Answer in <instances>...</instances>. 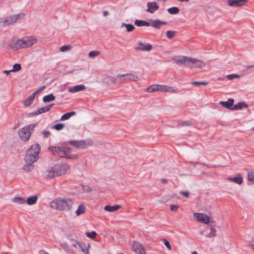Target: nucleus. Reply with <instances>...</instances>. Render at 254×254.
I'll return each instance as SVG.
<instances>
[{
  "mask_svg": "<svg viewBox=\"0 0 254 254\" xmlns=\"http://www.w3.org/2000/svg\"><path fill=\"white\" fill-rule=\"evenodd\" d=\"M38 198L36 195L29 197L26 200V202L29 205H33L36 203Z\"/></svg>",
  "mask_w": 254,
  "mask_h": 254,
  "instance_id": "a878e982",
  "label": "nucleus"
},
{
  "mask_svg": "<svg viewBox=\"0 0 254 254\" xmlns=\"http://www.w3.org/2000/svg\"><path fill=\"white\" fill-rule=\"evenodd\" d=\"M42 133L44 134V136L45 138L48 137L51 134L50 132L48 130H43L42 132Z\"/></svg>",
  "mask_w": 254,
  "mask_h": 254,
  "instance_id": "864d4df0",
  "label": "nucleus"
},
{
  "mask_svg": "<svg viewBox=\"0 0 254 254\" xmlns=\"http://www.w3.org/2000/svg\"><path fill=\"white\" fill-rule=\"evenodd\" d=\"M176 35V32L174 31H168L166 32V36L169 39L173 38Z\"/></svg>",
  "mask_w": 254,
  "mask_h": 254,
  "instance_id": "37998d69",
  "label": "nucleus"
},
{
  "mask_svg": "<svg viewBox=\"0 0 254 254\" xmlns=\"http://www.w3.org/2000/svg\"><path fill=\"white\" fill-rule=\"evenodd\" d=\"M41 149L39 144L32 145L27 150L25 157V161L27 164L32 165L38 158V155Z\"/></svg>",
  "mask_w": 254,
  "mask_h": 254,
  "instance_id": "7ed1b4c3",
  "label": "nucleus"
},
{
  "mask_svg": "<svg viewBox=\"0 0 254 254\" xmlns=\"http://www.w3.org/2000/svg\"><path fill=\"white\" fill-rule=\"evenodd\" d=\"M193 216L198 221L204 224H208L210 222V218L206 214L202 213H194Z\"/></svg>",
  "mask_w": 254,
  "mask_h": 254,
  "instance_id": "1a4fd4ad",
  "label": "nucleus"
},
{
  "mask_svg": "<svg viewBox=\"0 0 254 254\" xmlns=\"http://www.w3.org/2000/svg\"><path fill=\"white\" fill-rule=\"evenodd\" d=\"M132 250L138 254H146L144 248L138 242H133L131 245Z\"/></svg>",
  "mask_w": 254,
  "mask_h": 254,
  "instance_id": "ddd939ff",
  "label": "nucleus"
},
{
  "mask_svg": "<svg viewBox=\"0 0 254 254\" xmlns=\"http://www.w3.org/2000/svg\"><path fill=\"white\" fill-rule=\"evenodd\" d=\"M163 241L164 242V245L166 246L168 249L171 250L172 249V247L169 242L166 239H163Z\"/></svg>",
  "mask_w": 254,
  "mask_h": 254,
  "instance_id": "3c124183",
  "label": "nucleus"
},
{
  "mask_svg": "<svg viewBox=\"0 0 254 254\" xmlns=\"http://www.w3.org/2000/svg\"><path fill=\"white\" fill-rule=\"evenodd\" d=\"M173 60L177 64H181L190 65L191 58L186 56H176L173 58Z\"/></svg>",
  "mask_w": 254,
  "mask_h": 254,
  "instance_id": "9b49d317",
  "label": "nucleus"
},
{
  "mask_svg": "<svg viewBox=\"0 0 254 254\" xmlns=\"http://www.w3.org/2000/svg\"><path fill=\"white\" fill-rule=\"evenodd\" d=\"M100 53V52L99 51H92L89 52L88 55L91 58H94L96 56H98Z\"/></svg>",
  "mask_w": 254,
  "mask_h": 254,
  "instance_id": "c03bdc74",
  "label": "nucleus"
},
{
  "mask_svg": "<svg viewBox=\"0 0 254 254\" xmlns=\"http://www.w3.org/2000/svg\"><path fill=\"white\" fill-rule=\"evenodd\" d=\"M216 230L214 227H211L210 228V232L206 236L208 238H212L216 236Z\"/></svg>",
  "mask_w": 254,
  "mask_h": 254,
  "instance_id": "e433bc0d",
  "label": "nucleus"
},
{
  "mask_svg": "<svg viewBox=\"0 0 254 254\" xmlns=\"http://www.w3.org/2000/svg\"><path fill=\"white\" fill-rule=\"evenodd\" d=\"M90 247V244H88L87 247L85 245V248H88V251H89Z\"/></svg>",
  "mask_w": 254,
  "mask_h": 254,
  "instance_id": "0e129e2a",
  "label": "nucleus"
},
{
  "mask_svg": "<svg viewBox=\"0 0 254 254\" xmlns=\"http://www.w3.org/2000/svg\"><path fill=\"white\" fill-rule=\"evenodd\" d=\"M18 134L20 138L24 140H27L29 139L31 136V133L30 131L29 127H24L21 128L18 132Z\"/></svg>",
  "mask_w": 254,
  "mask_h": 254,
  "instance_id": "9d476101",
  "label": "nucleus"
},
{
  "mask_svg": "<svg viewBox=\"0 0 254 254\" xmlns=\"http://www.w3.org/2000/svg\"><path fill=\"white\" fill-rule=\"evenodd\" d=\"M247 107L248 105H247L245 102H239L232 107V110H241Z\"/></svg>",
  "mask_w": 254,
  "mask_h": 254,
  "instance_id": "bb28decb",
  "label": "nucleus"
},
{
  "mask_svg": "<svg viewBox=\"0 0 254 254\" xmlns=\"http://www.w3.org/2000/svg\"><path fill=\"white\" fill-rule=\"evenodd\" d=\"M161 182L163 184H167L168 183V180L166 179H162L161 180Z\"/></svg>",
  "mask_w": 254,
  "mask_h": 254,
  "instance_id": "4d7b16f0",
  "label": "nucleus"
},
{
  "mask_svg": "<svg viewBox=\"0 0 254 254\" xmlns=\"http://www.w3.org/2000/svg\"><path fill=\"white\" fill-rule=\"evenodd\" d=\"M69 144L79 149H84L92 144V141L91 139L80 140H70L68 141Z\"/></svg>",
  "mask_w": 254,
  "mask_h": 254,
  "instance_id": "423d86ee",
  "label": "nucleus"
},
{
  "mask_svg": "<svg viewBox=\"0 0 254 254\" xmlns=\"http://www.w3.org/2000/svg\"><path fill=\"white\" fill-rule=\"evenodd\" d=\"M248 178L250 182L254 184V172L249 171L248 172Z\"/></svg>",
  "mask_w": 254,
  "mask_h": 254,
  "instance_id": "58836bf2",
  "label": "nucleus"
},
{
  "mask_svg": "<svg viewBox=\"0 0 254 254\" xmlns=\"http://www.w3.org/2000/svg\"><path fill=\"white\" fill-rule=\"evenodd\" d=\"M103 13L104 16H107L109 14V12L107 10L104 11Z\"/></svg>",
  "mask_w": 254,
  "mask_h": 254,
  "instance_id": "680f3d73",
  "label": "nucleus"
},
{
  "mask_svg": "<svg viewBox=\"0 0 254 254\" xmlns=\"http://www.w3.org/2000/svg\"><path fill=\"white\" fill-rule=\"evenodd\" d=\"M54 105V104L49 105L45 106L44 107H42L39 108L36 110L35 112L29 113V117H34L35 116H37L39 114L46 113L48 112L51 109V107Z\"/></svg>",
  "mask_w": 254,
  "mask_h": 254,
  "instance_id": "f8f14e48",
  "label": "nucleus"
},
{
  "mask_svg": "<svg viewBox=\"0 0 254 254\" xmlns=\"http://www.w3.org/2000/svg\"><path fill=\"white\" fill-rule=\"evenodd\" d=\"M192 84L193 85H207L208 82L205 81H193Z\"/></svg>",
  "mask_w": 254,
  "mask_h": 254,
  "instance_id": "de8ad7c7",
  "label": "nucleus"
},
{
  "mask_svg": "<svg viewBox=\"0 0 254 254\" xmlns=\"http://www.w3.org/2000/svg\"><path fill=\"white\" fill-rule=\"evenodd\" d=\"M240 75L236 74H232L227 75L226 78L229 80H233L234 78H239Z\"/></svg>",
  "mask_w": 254,
  "mask_h": 254,
  "instance_id": "8fccbe9b",
  "label": "nucleus"
},
{
  "mask_svg": "<svg viewBox=\"0 0 254 254\" xmlns=\"http://www.w3.org/2000/svg\"><path fill=\"white\" fill-rule=\"evenodd\" d=\"M61 247L67 253H70V249L66 243H62L60 244Z\"/></svg>",
  "mask_w": 254,
  "mask_h": 254,
  "instance_id": "ea45409f",
  "label": "nucleus"
},
{
  "mask_svg": "<svg viewBox=\"0 0 254 254\" xmlns=\"http://www.w3.org/2000/svg\"><path fill=\"white\" fill-rule=\"evenodd\" d=\"M249 0H228V4L231 7H242Z\"/></svg>",
  "mask_w": 254,
  "mask_h": 254,
  "instance_id": "2eb2a0df",
  "label": "nucleus"
},
{
  "mask_svg": "<svg viewBox=\"0 0 254 254\" xmlns=\"http://www.w3.org/2000/svg\"><path fill=\"white\" fill-rule=\"evenodd\" d=\"M12 201L19 204H24L26 202L24 198L19 197H16L13 198L12 199Z\"/></svg>",
  "mask_w": 254,
  "mask_h": 254,
  "instance_id": "72a5a7b5",
  "label": "nucleus"
},
{
  "mask_svg": "<svg viewBox=\"0 0 254 254\" xmlns=\"http://www.w3.org/2000/svg\"><path fill=\"white\" fill-rule=\"evenodd\" d=\"M147 9L146 11L153 13L156 10L159 9V5L156 2H148L147 3Z\"/></svg>",
  "mask_w": 254,
  "mask_h": 254,
  "instance_id": "6ab92c4d",
  "label": "nucleus"
},
{
  "mask_svg": "<svg viewBox=\"0 0 254 254\" xmlns=\"http://www.w3.org/2000/svg\"><path fill=\"white\" fill-rule=\"evenodd\" d=\"M180 193L186 197H189L190 196V193L187 191H181Z\"/></svg>",
  "mask_w": 254,
  "mask_h": 254,
  "instance_id": "603ef678",
  "label": "nucleus"
},
{
  "mask_svg": "<svg viewBox=\"0 0 254 254\" xmlns=\"http://www.w3.org/2000/svg\"><path fill=\"white\" fill-rule=\"evenodd\" d=\"M150 26L157 29H160L162 25H166L167 22L161 21L159 19H149Z\"/></svg>",
  "mask_w": 254,
  "mask_h": 254,
  "instance_id": "dca6fc26",
  "label": "nucleus"
},
{
  "mask_svg": "<svg viewBox=\"0 0 254 254\" xmlns=\"http://www.w3.org/2000/svg\"><path fill=\"white\" fill-rule=\"evenodd\" d=\"M36 95L34 93L30 95L24 102L23 105L25 107L30 106L34 101Z\"/></svg>",
  "mask_w": 254,
  "mask_h": 254,
  "instance_id": "b1692460",
  "label": "nucleus"
},
{
  "mask_svg": "<svg viewBox=\"0 0 254 254\" xmlns=\"http://www.w3.org/2000/svg\"><path fill=\"white\" fill-rule=\"evenodd\" d=\"M121 206L120 205H115L113 206L106 205L104 207V210L109 212H115L117 211Z\"/></svg>",
  "mask_w": 254,
  "mask_h": 254,
  "instance_id": "393cba45",
  "label": "nucleus"
},
{
  "mask_svg": "<svg viewBox=\"0 0 254 254\" xmlns=\"http://www.w3.org/2000/svg\"><path fill=\"white\" fill-rule=\"evenodd\" d=\"M85 206L84 204H80L77 209L75 211V213L77 216H79L81 214H83L85 212Z\"/></svg>",
  "mask_w": 254,
  "mask_h": 254,
  "instance_id": "7c9ffc66",
  "label": "nucleus"
},
{
  "mask_svg": "<svg viewBox=\"0 0 254 254\" xmlns=\"http://www.w3.org/2000/svg\"><path fill=\"white\" fill-rule=\"evenodd\" d=\"M21 65L19 64H15L13 65V68L12 69H11L10 71H12V72H17L21 70Z\"/></svg>",
  "mask_w": 254,
  "mask_h": 254,
  "instance_id": "79ce46f5",
  "label": "nucleus"
},
{
  "mask_svg": "<svg viewBox=\"0 0 254 254\" xmlns=\"http://www.w3.org/2000/svg\"><path fill=\"white\" fill-rule=\"evenodd\" d=\"M160 85H152L146 89L148 92H153L160 91Z\"/></svg>",
  "mask_w": 254,
  "mask_h": 254,
  "instance_id": "c756f323",
  "label": "nucleus"
},
{
  "mask_svg": "<svg viewBox=\"0 0 254 254\" xmlns=\"http://www.w3.org/2000/svg\"><path fill=\"white\" fill-rule=\"evenodd\" d=\"M68 239L71 242L72 245L76 249H78L79 247H82L81 246H82L83 242H80L78 241L73 239H70L69 237H68Z\"/></svg>",
  "mask_w": 254,
  "mask_h": 254,
  "instance_id": "cd10ccee",
  "label": "nucleus"
},
{
  "mask_svg": "<svg viewBox=\"0 0 254 254\" xmlns=\"http://www.w3.org/2000/svg\"><path fill=\"white\" fill-rule=\"evenodd\" d=\"M152 49V46L150 44H143L140 42L137 47L135 48V50L142 51H150Z\"/></svg>",
  "mask_w": 254,
  "mask_h": 254,
  "instance_id": "f3484780",
  "label": "nucleus"
},
{
  "mask_svg": "<svg viewBox=\"0 0 254 254\" xmlns=\"http://www.w3.org/2000/svg\"><path fill=\"white\" fill-rule=\"evenodd\" d=\"M33 168V166H32V165H29V164H26L25 165H24L22 169L26 171V172H29L31 170H32Z\"/></svg>",
  "mask_w": 254,
  "mask_h": 254,
  "instance_id": "a18cd8bd",
  "label": "nucleus"
},
{
  "mask_svg": "<svg viewBox=\"0 0 254 254\" xmlns=\"http://www.w3.org/2000/svg\"><path fill=\"white\" fill-rule=\"evenodd\" d=\"M43 176L47 179H51L53 178L56 177L57 175L55 173L54 167L49 168L43 172Z\"/></svg>",
  "mask_w": 254,
  "mask_h": 254,
  "instance_id": "a211bd4d",
  "label": "nucleus"
},
{
  "mask_svg": "<svg viewBox=\"0 0 254 254\" xmlns=\"http://www.w3.org/2000/svg\"><path fill=\"white\" fill-rule=\"evenodd\" d=\"M179 208V206L178 205H172L170 206L171 210L172 211L177 210Z\"/></svg>",
  "mask_w": 254,
  "mask_h": 254,
  "instance_id": "5fc2aeb1",
  "label": "nucleus"
},
{
  "mask_svg": "<svg viewBox=\"0 0 254 254\" xmlns=\"http://www.w3.org/2000/svg\"><path fill=\"white\" fill-rule=\"evenodd\" d=\"M36 126V125L35 124H33V125H30L28 126H27V127H29V128H30V129H33Z\"/></svg>",
  "mask_w": 254,
  "mask_h": 254,
  "instance_id": "13d9d810",
  "label": "nucleus"
},
{
  "mask_svg": "<svg viewBox=\"0 0 254 254\" xmlns=\"http://www.w3.org/2000/svg\"><path fill=\"white\" fill-rule=\"evenodd\" d=\"M97 234L96 232L92 231L91 233L87 232L86 233V236L88 238L94 239L96 237Z\"/></svg>",
  "mask_w": 254,
  "mask_h": 254,
  "instance_id": "09e8293b",
  "label": "nucleus"
},
{
  "mask_svg": "<svg viewBox=\"0 0 254 254\" xmlns=\"http://www.w3.org/2000/svg\"><path fill=\"white\" fill-rule=\"evenodd\" d=\"M192 164H193V165H195L196 163H192Z\"/></svg>",
  "mask_w": 254,
  "mask_h": 254,
  "instance_id": "774afa93",
  "label": "nucleus"
},
{
  "mask_svg": "<svg viewBox=\"0 0 254 254\" xmlns=\"http://www.w3.org/2000/svg\"><path fill=\"white\" fill-rule=\"evenodd\" d=\"M160 91L168 92L170 93H176L177 92L178 88L174 87L168 86L166 85H160Z\"/></svg>",
  "mask_w": 254,
  "mask_h": 254,
  "instance_id": "412c9836",
  "label": "nucleus"
},
{
  "mask_svg": "<svg viewBox=\"0 0 254 254\" xmlns=\"http://www.w3.org/2000/svg\"><path fill=\"white\" fill-rule=\"evenodd\" d=\"M168 11L170 14H175L179 12L180 9L177 7H172L168 9Z\"/></svg>",
  "mask_w": 254,
  "mask_h": 254,
  "instance_id": "c9c22d12",
  "label": "nucleus"
},
{
  "mask_svg": "<svg viewBox=\"0 0 254 254\" xmlns=\"http://www.w3.org/2000/svg\"><path fill=\"white\" fill-rule=\"evenodd\" d=\"M234 102V100L233 99L230 98L227 101H220L219 103L222 106L232 110Z\"/></svg>",
  "mask_w": 254,
  "mask_h": 254,
  "instance_id": "aec40b11",
  "label": "nucleus"
},
{
  "mask_svg": "<svg viewBox=\"0 0 254 254\" xmlns=\"http://www.w3.org/2000/svg\"><path fill=\"white\" fill-rule=\"evenodd\" d=\"M76 114V113L74 111L68 112L63 115L61 118V121H65L69 119L71 116H73Z\"/></svg>",
  "mask_w": 254,
  "mask_h": 254,
  "instance_id": "2f4dec72",
  "label": "nucleus"
},
{
  "mask_svg": "<svg viewBox=\"0 0 254 254\" xmlns=\"http://www.w3.org/2000/svg\"><path fill=\"white\" fill-rule=\"evenodd\" d=\"M84 190L88 191H90L91 190L88 186H85L84 187Z\"/></svg>",
  "mask_w": 254,
  "mask_h": 254,
  "instance_id": "bf43d9fd",
  "label": "nucleus"
},
{
  "mask_svg": "<svg viewBox=\"0 0 254 254\" xmlns=\"http://www.w3.org/2000/svg\"><path fill=\"white\" fill-rule=\"evenodd\" d=\"M64 127V125L62 123L56 124L53 126L52 128L57 130H60L63 129Z\"/></svg>",
  "mask_w": 254,
  "mask_h": 254,
  "instance_id": "a19ab883",
  "label": "nucleus"
},
{
  "mask_svg": "<svg viewBox=\"0 0 254 254\" xmlns=\"http://www.w3.org/2000/svg\"><path fill=\"white\" fill-rule=\"evenodd\" d=\"M82 247H79L78 249L80 251V254H89L88 248H85V244L83 243Z\"/></svg>",
  "mask_w": 254,
  "mask_h": 254,
  "instance_id": "4c0bfd02",
  "label": "nucleus"
},
{
  "mask_svg": "<svg viewBox=\"0 0 254 254\" xmlns=\"http://www.w3.org/2000/svg\"><path fill=\"white\" fill-rule=\"evenodd\" d=\"M53 167L57 177L65 174L70 168L69 165L65 163L57 164L55 165Z\"/></svg>",
  "mask_w": 254,
  "mask_h": 254,
  "instance_id": "0eeeda50",
  "label": "nucleus"
},
{
  "mask_svg": "<svg viewBox=\"0 0 254 254\" xmlns=\"http://www.w3.org/2000/svg\"><path fill=\"white\" fill-rule=\"evenodd\" d=\"M55 97L53 94H50L48 95L45 96L43 98V101L45 103L49 102L55 100Z\"/></svg>",
  "mask_w": 254,
  "mask_h": 254,
  "instance_id": "473e14b6",
  "label": "nucleus"
},
{
  "mask_svg": "<svg viewBox=\"0 0 254 254\" xmlns=\"http://www.w3.org/2000/svg\"><path fill=\"white\" fill-rule=\"evenodd\" d=\"M71 49V47L69 45H64L63 46H62L60 48V50L61 52H64L70 50Z\"/></svg>",
  "mask_w": 254,
  "mask_h": 254,
  "instance_id": "49530a36",
  "label": "nucleus"
},
{
  "mask_svg": "<svg viewBox=\"0 0 254 254\" xmlns=\"http://www.w3.org/2000/svg\"><path fill=\"white\" fill-rule=\"evenodd\" d=\"M53 154L56 156L60 157H65L66 158L70 159V157L66 155L67 149L64 147H56V146H50L49 147Z\"/></svg>",
  "mask_w": 254,
  "mask_h": 254,
  "instance_id": "39448f33",
  "label": "nucleus"
},
{
  "mask_svg": "<svg viewBox=\"0 0 254 254\" xmlns=\"http://www.w3.org/2000/svg\"><path fill=\"white\" fill-rule=\"evenodd\" d=\"M121 27H126L127 31L128 32L132 31L135 28L134 26L132 24H126L125 23H122Z\"/></svg>",
  "mask_w": 254,
  "mask_h": 254,
  "instance_id": "f704fd0d",
  "label": "nucleus"
},
{
  "mask_svg": "<svg viewBox=\"0 0 254 254\" xmlns=\"http://www.w3.org/2000/svg\"><path fill=\"white\" fill-rule=\"evenodd\" d=\"M134 24L137 26H150V22L142 20H136L134 21Z\"/></svg>",
  "mask_w": 254,
  "mask_h": 254,
  "instance_id": "c85d7f7f",
  "label": "nucleus"
},
{
  "mask_svg": "<svg viewBox=\"0 0 254 254\" xmlns=\"http://www.w3.org/2000/svg\"><path fill=\"white\" fill-rule=\"evenodd\" d=\"M192 254H198V253L196 251H194L192 252Z\"/></svg>",
  "mask_w": 254,
  "mask_h": 254,
  "instance_id": "69168bd1",
  "label": "nucleus"
},
{
  "mask_svg": "<svg viewBox=\"0 0 254 254\" xmlns=\"http://www.w3.org/2000/svg\"><path fill=\"white\" fill-rule=\"evenodd\" d=\"M252 67H253V65H250V66H248V68H249Z\"/></svg>",
  "mask_w": 254,
  "mask_h": 254,
  "instance_id": "338daca9",
  "label": "nucleus"
},
{
  "mask_svg": "<svg viewBox=\"0 0 254 254\" xmlns=\"http://www.w3.org/2000/svg\"><path fill=\"white\" fill-rule=\"evenodd\" d=\"M227 180L231 182H233L238 185L242 184L243 181V178L240 174H238L237 176L234 178L229 177Z\"/></svg>",
  "mask_w": 254,
  "mask_h": 254,
  "instance_id": "5701e85b",
  "label": "nucleus"
},
{
  "mask_svg": "<svg viewBox=\"0 0 254 254\" xmlns=\"http://www.w3.org/2000/svg\"><path fill=\"white\" fill-rule=\"evenodd\" d=\"M86 87L84 85H77L69 88L68 91L71 93H75L85 90Z\"/></svg>",
  "mask_w": 254,
  "mask_h": 254,
  "instance_id": "4be33fe9",
  "label": "nucleus"
},
{
  "mask_svg": "<svg viewBox=\"0 0 254 254\" xmlns=\"http://www.w3.org/2000/svg\"><path fill=\"white\" fill-rule=\"evenodd\" d=\"M12 72V71H10V70H4V71H3V72L4 73H5V74H9L10 72Z\"/></svg>",
  "mask_w": 254,
  "mask_h": 254,
  "instance_id": "e2e57ef3",
  "label": "nucleus"
},
{
  "mask_svg": "<svg viewBox=\"0 0 254 254\" xmlns=\"http://www.w3.org/2000/svg\"><path fill=\"white\" fill-rule=\"evenodd\" d=\"M37 39L33 36L25 37L21 39H18L9 44V46L13 50H17L19 49L27 48L36 43Z\"/></svg>",
  "mask_w": 254,
  "mask_h": 254,
  "instance_id": "f03ea898",
  "label": "nucleus"
},
{
  "mask_svg": "<svg viewBox=\"0 0 254 254\" xmlns=\"http://www.w3.org/2000/svg\"><path fill=\"white\" fill-rule=\"evenodd\" d=\"M73 203L72 199L65 197H58L51 202L52 208L60 211L68 212L71 210Z\"/></svg>",
  "mask_w": 254,
  "mask_h": 254,
  "instance_id": "f257e3e1",
  "label": "nucleus"
},
{
  "mask_svg": "<svg viewBox=\"0 0 254 254\" xmlns=\"http://www.w3.org/2000/svg\"><path fill=\"white\" fill-rule=\"evenodd\" d=\"M46 88V86H42L39 89H38V90H37L35 92H34L35 93V94L36 95L37 94H38L39 93H40L41 91L43 90L45 88Z\"/></svg>",
  "mask_w": 254,
  "mask_h": 254,
  "instance_id": "6e6d98bb",
  "label": "nucleus"
},
{
  "mask_svg": "<svg viewBox=\"0 0 254 254\" xmlns=\"http://www.w3.org/2000/svg\"><path fill=\"white\" fill-rule=\"evenodd\" d=\"M24 14L23 13H20L18 14H15L11 15L5 18L3 21L2 26H6L8 25L11 24L16 21L18 18H22L24 17Z\"/></svg>",
  "mask_w": 254,
  "mask_h": 254,
  "instance_id": "6e6552de",
  "label": "nucleus"
},
{
  "mask_svg": "<svg viewBox=\"0 0 254 254\" xmlns=\"http://www.w3.org/2000/svg\"><path fill=\"white\" fill-rule=\"evenodd\" d=\"M190 65L192 67L202 68L206 65V63L196 59L191 58Z\"/></svg>",
  "mask_w": 254,
  "mask_h": 254,
  "instance_id": "4468645a",
  "label": "nucleus"
},
{
  "mask_svg": "<svg viewBox=\"0 0 254 254\" xmlns=\"http://www.w3.org/2000/svg\"><path fill=\"white\" fill-rule=\"evenodd\" d=\"M250 246L253 249H254V238L252 244L250 245Z\"/></svg>",
  "mask_w": 254,
  "mask_h": 254,
  "instance_id": "052dcab7",
  "label": "nucleus"
},
{
  "mask_svg": "<svg viewBox=\"0 0 254 254\" xmlns=\"http://www.w3.org/2000/svg\"><path fill=\"white\" fill-rule=\"evenodd\" d=\"M139 79V77L138 76L131 73L119 74L117 77H111V81L114 83H120L126 80L137 81Z\"/></svg>",
  "mask_w": 254,
  "mask_h": 254,
  "instance_id": "20e7f679",
  "label": "nucleus"
}]
</instances>
